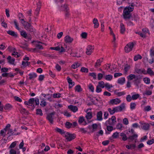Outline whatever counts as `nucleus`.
<instances>
[{
  "instance_id": "nucleus-1",
  "label": "nucleus",
  "mask_w": 154,
  "mask_h": 154,
  "mask_svg": "<svg viewBox=\"0 0 154 154\" xmlns=\"http://www.w3.org/2000/svg\"><path fill=\"white\" fill-rule=\"evenodd\" d=\"M135 0H125V3H128L131 5L125 8L122 15L123 18L126 20L129 19L131 17L130 12L134 9V3Z\"/></svg>"
},
{
  "instance_id": "nucleus-2",
  "label": "nucleus",
  "mask_w": 154,
  "mask_h": 154,
  "mask_svg": "<svg viewBox=\"0 0 154 154\" xmlns=\"http://www.w3.org/2000/svg\"><path fill=\"white\" fill-rule=\"evenodd\" d=\"M22 24L24 26V29L28 32L33 34L35 32V30L33 26H31L30 23L26 22L25 23H22Z\"/></svg>"
},
{
  "instance_id": "nucleus-3",
  "label": "nucleus",
  "mask_w": 154,
  "mask_h": 154,
  "mask_svg": "<svg viewBox=\"0 0 154 154\" xmlns=\"http://www.w3.org/2000/svg\"><path fill=\"white\" fill-rule=\"evenodd\" d=\"M134 46V44L133 42L129 43L127 44L125 48V52L128 53L131 51Z\"/></svg>"
},
{
  "instance_id": "nucleus-4",
  "label": "nucleus",
  "mask_w": 154,
  "mask_h": 154,
  "mask_svg": "<svg viewBox=\"0 0 154 154\" xmlns=\"http://www.w3.org/2000/svg\"><path fill=\"white\" fill-rule=\"evenodd\" d=\"M65 137L68 141H71L75 138V134H70L68 133H66L65 134Z\"/></svg>"
},
{
  "instance_id": "nucleus-5",
  "label": "nucleus",
  "mask_w": 154,
  "mask_h": 154,
  "mask_svg": "<svg viewBox=\"0 0 154 154\" xmlns=\"http://www.w3.org/2000/svg\"><path fill=\"white\" fill-rule=\"evenodd\" d=\"M94 49V47L93 46L89 45H88L86 49V53L87 55H91L92 53L93 52V51Z\"/></svg>"
},
{
  "instance_id": "nucleus-6",
  "label": "nucleus",
  "mask_w": 154,
  "mask_h": 154,
  "mask_svg": "<svg viewBox=\"0 0 154 154\" xmlns=\"http://www.w3.org/2000/svg\"><path fill=\"white\" fill-rule=\"evenodd\" d=\"M137 137L138 135L137 134H135L129 136L128 139L130 140L129 142L134 141L135 143H136L137 141Z\"/></svg>"
},
{
  "instance_id": "nucleus-7",
  "label": "nucleus",
  "mask_w": 154,
  "mask_h": 154,
  "mask_svg": "<svg viewBox=\"0 0 154 154\" xmlns=\"http://www.w3.org/2000/svg\"><path fill=\"white\" fill-rule=\"evenodd\" d=\"M20 35L25 38H27L29 40H31L32 37L30 35H27V33L24 30L20 31Z\"/></svg>"
},
{
  "instance_id": "nucleus-8",
  "label": "nucleus",
  "mask_w": 154,
  "mask_h": 154,
  "mask_svg": "<svg viewBox=\"0 0 154 154\" xmlns=\"http://www.w3.org/2000/svg\"><path fill=\"white\" fill-rule=\"evenodd\" d=\"M54 114V112H52L48 114L47 116V119L51 124L53 123V117Z\"/></svg>"
},
{
  "instance_id": "nucleus-9",
  "label": "nucleus",
  "mask_w": 154,
  "mask_h": 154,
  "mask_svg": "<svg viewBox=\"0 0 154 154\" xmlns=\"http://www.w3.org/2000/svg\"><path fill=\"white\" fill-rule=\"evenodd\" d=\"M121 101L118 98L111 100L110 101V103L112 105L117 104L121 103Z\"/></svg>"
},
{
  "instance_id": "nucleus-10",
  "label": "nucleus",
  "mask_w": 154,
  "mask_h": 154,
  "mask_svg": "<svg viewBox=\"0 0 154 154\" xmlns=\"http://www.w3.org/2000/svg\"><path fill=\"white\" fill-rule=\"evenodd\" d=\"M135 72L138 74H142L143 73L144 74H146V71L145 70V69H139L138 68H136L135 69Z\"/></svg>"
},
{
  "instance_id": "nucleus-11",
  "label": "nucleus",
  "mask_w": 154,
  "mask_h": 154,
  "mask_svg": "<svg viewBox=\"0 0 154 154\" xmlns=\"http://www.w3.org/2000/svg\"><path fill=\"white\" fill-rule=\"evenodd\" d=\"M103 113L101 111L98 112L97 114V120L98 121H101L103 119Z\"/></svg>"
},
{
  "instance_id": "nucleus-12",
  "label": "nucleus",
  "mask_w": 154,
  "mask_h": 154,
  "mask_svg": "<svg viewBox=\"0 0 154 154\" xmlns=\"http://www.w3.org/2000/svg\"><path fill=\"white\" fill-rule=\"evenodd\" d=\"M66 79L69 84V88H71L74 85L75 83L69 76L67 77Z\"/></svg>"
},
{
  "instance_id": "nucleus-13",
  "label": "nucleus",
  "mask_w": 154,
  "mask_h": 154,
  "mask_svg": "<svg viewBox=\"0 0 154 154\" xmlns=\"http://www.w3.org/2000/svg\"><path fill=\"white\" fill-rule=\"evenodd\" d=\"M68 108L74 112H76L78 110V109L76 106L72 105L69 106Z\"/></svg>"
},
{
  "instance_id": "nucleus-14",
  "label": "nucleus",
  "mask_w": 154,
  "mask_h": 154,
  "mask_svg": "<svg viewBox=\"0 0 154 154\" xmlns=\"http://www.w3.org/2000/svg\"><path fill=\"white\" fill-rule=\"evenodd\" d=\"M18 17L20 21H21V23L22 24V23H25L26 22V21H24V16L21 13H19L18 14Z\"/></svg>"
},
{
  "instance_id": "nucleus-15",
  "label": "nucleus",
  "mask_w": 154,
  "mask_h": 154,
  "mask_svg": "<svg viewBox=\"0 0 154 154\" xmlns=\"http://www.w3.org/2000/svg\"><path fill=\"white\" fill-rule=\"evenodd\" d=\"M64 40L66 43H71L73 41V38L69 35H67L65 37Z\"/></svg>"
},
{
  "instance_id": "nucleus-16",
  "label": "nucleus",
  "mask_w": 154,
  "mask_h": 154,
  "mask_svg": "<svg viewBox=\"0 0 154 154\" xmlns=\"http://www.w3.org/2000/svg\"><path fill=\"white\" fill-rule=\"evenodd\" d=\"M8 130V132L7 133V134H8L9 135V136H11V135H18L20 134V133L19 132L16 133L15 132H13V131L11 129H9Z\"/></svg>"
},
{
  "instance_id": "nucleus-17",
  "label": "nucleus",
  "mask_w": 154,
  "mask_h": 154,
  "mask_svg": "<svg viewBox=\"0 0 154 154\" xmlns=\"http://www.w3.org/2000/svg\"><path fill=\"white\" fill-rule=\"evenodd\" d=\"M126 148L129 149H134L136 147V144L134 143V144H131L129 145H127L126 146Z\"/></svg>"
},
{
  "instance_id": "nucleus-18",
  "label": "nucleus",
  "mask_w": 154,
  "mask_h": 154,
  "mask_svg": "<svg viewBox=\"0 0 154 154\" xmlns=\"http://www.w3.org/2000/svg\"><path fill=\"white\" fill-rule=\"evenodd\" d=\"M93 22L94 24V27L95 28H98L99 26V24L97 19L96 18H94L93 20Z\"/></svg>"
},
{
  "instance_id": "nucleus-19",
  "label": "nucleus",
  "mask_w": 154,
  "mask_h": 154,
  "mask_svg": "<svg viewBox=\"0 0 154 154\" xmlns=\"http://www.w3.org/2000/svg\"><path fill=\"white\" fill-rule=\"evenodd\" d=\"M29 79L30 80L33 79L37 76V74L34 72L29 73Z\"/></svg>"
},
{
  "instance_id": "nucleus-20",
  "label": "nucleus",
  "mask_w": 154,
  "mask_h": 154,
  "mask_svg": "<svg viewBox=\"0 0 154 154\" xmlns=\"http://www.w3.org/2000/svg\"><path fill=\"white\" fill-rule=\"evenodd\" d=\"M103 59L102 58L101 59H99L97 60V61L95 63V68H97L98 67L100 66V65L101 63L103 61Z\"/></svg>"
},
{
  "instance_id": "nucleus-21",
  "label": "nucleus",
  "mask_w": 154,
  "mask_h": 154,
  "mask_svg": "<svg viewBox=\"0 0 154 154\" xmlns=\"http://www.w3.org/2000/svg\"><path fill=\"white\" fill-rule=\"evenodd\" d=\"M35 99L34 98H31L29 100V106H32L33 105V109L35 108V106L34 105V103Z\"/></svg>"
},
{
  "instance_id": "nucleus-22",
  "label": "nucleus",
  "mask_w": 154,
  "mask_h": 154,
  "mask_svg": "<svg viewBox=\"0 0 154 154\" xmlns=\"http://www.w3.org/2000/svg\"><path fill=\"white\" fill-rule=\"evenodd\" d=\"M7 33L11 36L17 37V34L16 33L12 30H9L7 31Z\"/></svg>"
},
{
  "instance_id": "nucleus-23",
  "label": "nucleus",
  "mask_w": 154,
  "mask_h": 154,
  "mask_svg": "<svg viewBox=\"0 0 154 154\" xmlns=\"http://www.w3.org/2000/svg\"><path fill=\"white\" fill-rule=\"evenodd\" d=\"M40 43H42L40 42H36L35 44L36 48L37 49H43V48L41 45L39 44Z\"/></svg>"
},
{
  "instance_id": "nucleus-24",
  "label": "nucleus",
  "mask_w": 154,
  "mask_h": 154,
  "mask_svg": "<svg viewBox=\"0 0 154 154\" xmlns=\"http://www.w3.org/2000/svg\"><path fill=\"white\" fill-rule=\"evenodd\" d=\"M92 117V113L91 112H88L87 113L85 117L88 120L91 119Z\"/></svg>"
},
{
  "instance_id": "nucleus-25",
  "label": "nucleus",
  "mask_w": 154,
  "mask_h": 154,
  "mask_svg": "<svg viewBox=\"0 0 154 154\" xmlns=\"http://www.w3.org/2000/svg\"><path fill=\"white\" fill-rule=\"evenodd\" d=\"M120 32L122 34H123L125 30V26L122 23H121L120 25Z\"/></svg>"
},
{
  "instance_id": "nucleus-26",
  "label": "nucleus",
  "mask_w": 154,
  "mask_h": 154,
  "mask_svg": "<svg viewBox=\"0 0 154 154\" xmlns=\"http://www.w3.org/2000/svg\"><path fill=\"white\" fill-rule=\"evenodd\" d=\"M125 82V79L124 77H122L119 78L117 81L118 83L121 85L123 84Z\"/></svg>"
},
{
  "instance_id": "nucleus-27",
  "label": "nucleus",
  "mask_w": 154,
  "mask_h": 154,
  "mask_svg": "<svg viewBox=\"0 0 154 154\" xmlns=\"http://www.w3.org/2000/svg\"><path fill=\"white\" fill-rule=\"evenodd\" d=\"M104 125H114L112 122V121L110 118H109L104 123Z\"/></svg>"
},
{
  "instance_id": "nucleus-28",
  "label": "nucleus",
  "mask_w": 154,
  "mask_h": 154,
  "mask_svg": "<svg viewBox=\"0 0 154 154\" xmlns=\"http://www.w3.org/2000/svg\"><path fill=\"white\" fill-rule=\"evenodd\" d=\"M149 127V125L148 124L144 123L143 125L141 127L142 128L145 130H148Z\"/></svg>"
},
{
  "instance_id": "nucleus-29",
  "label": "nucleus",
  "mask_w": 154,
  "mask_h": 154,
  "mask_svg": "<svg viewBox=\"0 0 154 154\" xmlns=\"http://www.w3.org/2000/svg\"><path fill=\"white\" fill-rule=\"evenodd\" d=\"M12 108V106L9 103L6 104L4 106V108L5 110H10Z\"/></svg>"
},
{
  "instance_id": "nucleus-30",
  "label": "nucleus",
  "mask_w": 154,
  "mask_h": 154,
  "mask_svg": "<svg viewBox=\"0 0 154 154\" xmlns=\"http://www.w3.org/2000/svg\"><path fill=\"white\" fill-rule=\"evenodd\" d=\"M134 93H131L132 95V98L133 100H135L138 98L140 97V95L139 94H133Z\"/></svg>"
},
{
  "instance_id": "nucleus-31",
  "label": "nucleus",
  "mask_w": 154,
  "mask_h": 154,
  "mask_svg": "<svg viewBox=\"0 0 154 154\" xmlns=\"http://www.w3.org/2000/svg\"><path fill=\"white\" fill-rule=\"evenodd\" d=\"M8 60V62L9 63L12 64H14L15 59L14 58H11V56H9L7 58Z\"/></svg>"
},
{
  "instance_id": "nucleus-32",
  "label": "nucleus",
  "mask_w": 154,
  "mask_h": 154,
  "mask_svg": "<svg viewBox=\"0 0 154 154\" xmlns=\"http://www.w3.org/2000/svg\"><path fill=\"white\" fill-rule=\"evenodd\" d=\"M69 9L68 6L66 4H64L61 6V10L64 11H68Z\"/></svg>"
},
{
  "instance_id": "nucleus-33",
  "label": "nucleus",
  "mask_w": 154,
  "mask_h": 154,
  "mask_svg": "<svg viewBox=\"0 0 154 154\" xmlns=\"http://www.w3.org/2000/svg\"><path fill=\"white\" fill-rule=\"evenodd\" d=\"M119 136V133L117 132H116L113 134L112 136L110 137V139H112V138H116Z\"/></svg>"
},
{
  "instance_id": "nucleus-34",
  "label": "nucleus",
  "mask_w": 154,
  "mask_h": 154,
  "mask_svg": "<svg viewBox=\"0 0 154 154\" xmlns=\"http://www.w3.org/2000/svg\"><path fill=\"white\" fill-rule=\"evenodd\" d=\"M105 87L107 88V90L109 91H111L110 89L113 87L112 85H110L109 83H107L105 84Z\"/></svg>"
},
{
  "instance_id": "nucleus-35",
  "label": "nucleus",
  "mask_w": 154,
  "mask_h": 154,
  "mask_svg": "<svg viewBox=\"0 0 154 154\" xmlns=\"http://www.w3.org/2000/svg\"><path fill=\"white\" fill-rule=\"evenodd\" d=\"M120 136L122 137V140L123 141H126V140L128 138H127L126 135L123 133H121L120 134Z\"/></svg>"
},
{
  "instance_id": "nucleus-36",
  "label": "nucleus",
  "mask_w": 154,
  "mask_h": 154,
  "mask_svg": "<svg viewBox=\"0 0 154 154\" xmlns=\"http://www.w3.org/2000/svg\"><path fill=\"white\" fill-rule=\"evenodd\" d=\"M146 74H148L151 75H154V72L150 68H148L147 69Z\"/></svg>"
},
{
  "instance_id": "nucleus-37",
  "label": "nucleus",
  "mask_w": 154,
  "mask_h": 154,
  "mask_svg": "<svg viewBox=\"0 0 154 154\" xmlns=\"http://www.w3.org/2000/svg\"><path fill=\"white\" fill-rule=\"evenodd\" d=\"M127 78L129 80L131 81L136 78V75L134 74H131L127 77Z\"/></svg>"
},
{
  "instance_id": "nucleus-38",
  "label": "nucleus",
  "mask_w": 154,
  "mask_h": 154,
  "mask_svg": "<svg viewBox=\"0 0 154 154\" xmlns=\"http://www.w3.org/2000/svg\"><path fill=\"white\" fill-rule=\"evenodd\" d=\"M114 93L118 96H120L125 94V92L124 91L118 92L117 91H114Z\"/></svg>"
},
{
  "instance_id": "nucleus-39",
  "label": "nucleus",
  "mask_w": 154,
  "mask_h": 154,
  "mask_svg": "<svg viewBox=\"0 0 154 154\" xmlns=\"http://www.w3.org/2000/svg\"><path fill=\"white\" fill-rule=\"evenodd\" d=\"M14 23L15 26V28L18 30L20 31V29L19 27L18 23L16 20H14Z\"/></svg>"
},
{
  "instance_id": "nucleus-40",
  "label": "nucleus",
  "mask_w": 154,
  "mask_h": 154,
  "mask_svg": "<svg viewBox=\"0 0 154 154\" xmlns=\"http://www.w3.org/2000/svg\"><path fill=\"white\" fill-rule=\"evenodd\" d=\"M112 76L111 75H108L105 76V79L108 81H111L112 79Z\"/></svg>"
},
{
  "instance_id": "nucleus-41",
  "label": "nucleus",
  "mask_w": 154,
  "mask_h": 154,
  "mask_svg": "<svg viewBox=\"0 0 154 154\" xmlns=\"http://www.w3.org/2000/svg\"><path fill=\"white\" fill-rule=\"evenodd\" d=\"M142 58V56L139 54L135 56L134 58V60L135 61L139 59H141Z\"/></svg>"
},
{
  "instance_id": "nucleus-42",
  "label": "nucleus",
  "mask_w": 154,
  "mask_h": 154,
  "mask_svg": "<svg viewBox=\"0 0 154 154\" xmlns=\"http://www.w3.org/2000/svg\"><path fill=\"white\" fill-rule=\"evenodd\" d=\"M75 91L79 92L82 91V89L81 87V86L79 85H76L75 87Z\"/></svg>"
},
{
  "instance_id": "nucleus-43",
  "label": "nucleus",
  "mask_w": 154,
  "mask_h": 154,
  "mask_svg": "<svg viewBox=\"0 0 154 154\" xmlns=\"http://www.w3.org/2000/svg\"><path fill=\"white\" fill-rule=\"evenodd\" d=\"M55 130L56 131L59 133L61 134H63L64 133V132L63 130L60 128H56L55 129Z\"/></svg>"
},
{
  "instance_id": "nucleus-44",
  "label": "nucleus",
  "mask_w": 154,
  "mask_h": 154,
  "mask_svg": "<svg viewBox=\"0 0 154 154\" xmlns=\"http://www.w3.org/2000/svg\"><path fill=\"white\" fill-rule=\"evenodd\" d=\"M120 111H122L125 108V103H122L120 105L118 106Z\"/></svg>"
},
{
  "instance_id": "nucleus-45",
  "label": "nucleus",
  "mask_w": 154,
  "mask_h": 154,
  "mask_svg": "<svg viewBox=\"0 0 154 154\" xmlns=\"http://www.w3.org/2000/svg\"><path fill=\"white\" fill-rule=\"evenodd\" d=\"M113 124V125H114L116 122V118L115 116H112L111 118H110Z\"/></svg>"
},
{
  "instance_id": "nucleus-46",
  "label": "nucleus",
  "mask_w": 154,
  "mask_h": 154,
  "mask_svg": "<svg viewBox=\"0 0 154 154\" xmlns=\"http://www.w3.org/2000/svg\"><path fill=\"white\" fill-rule=\"evenodd\" d=\"M47 104V103L46 101H45V100L44 99H42V100L40 102V105L42 106V107H45L46 106V105Z\"/></svg>"
},
{
  "instance_id": "nucleus-47",
  "label": "nucleus",
  "mask_w": 154,
  "mask_h": 154,
  "mask_svg": "<svg viewBox=\"0 0 154 154\" xmlns=\"http://www.w3.org/2000/svg\"><path fill=\"white\" fill-rule=\"evenodd\" d=\"M6 131L7 130L6 129V128H4L0 132V134H1L4 137H5Z\"/></svg>"
},
{
  "instance_id": "nucleus-48",
  "label": "nucleus",
  "mask_w": 154,
  "mask_h": 154,
  "mask_svg": "<svg viewBox=\"0 0 154 154\" xmlns=\"http://www.w3.org/2000/svg\"><path fill=\"white\" fill-rule=\"evenodd\" d=\"M80 65V63H76L71 66V67L74 69H75L78 67Z\"/></svg>"
},
{
  "instance_id": "nucleus-49",
  "label": "nucleus",
  "mask_w": 154,
  "mask_h": 154,
  "mask_svg": "<svg viewBox=\"0 0 154 154\" xmlns=\"http://www.w3.org/2000/svg\"><path fill=\"white\" fill-rule=\"evenodd\" d=\"M85 121L84 118L83 116H81L79 118L78 122L79 124H81Z\"/></svg>"
},
{
  "instance_id": "nucleus-50",
  "label": "nucleus",
  "mask_w": 154,
  "mask_h": 154,
  "mask_svg": "<svg viewBox=\"0 0 154 154\" xmlns=\"http://www.w3.org/2000/svg\"><path fill=\"white\" fill-rule=\"evenodd\" d=\"M36 114L37 115H39L40 116L43 115V113L42 112V110L40 109H36Z\"/></svg>"
},
{
  "instance_id": "nucleus-51",
  "label": "nucleus",
  "mask_w": 154,
  "mask_h": 154,
  "mask_svg": "<svg viewBox=\"0 0 154 154\" xmlns=\"http://www.w3.org/2000/svg\"><path fill=\"white\" fill-rule=\"evenodd\" d=\"M88 69L85 67H82L81 69V71L83 72H88Z\"/></svg>"
},
{
  "instance_id": "nucleus-52",
  "label": "nucleus",
  "mask_w": 154,
  "mask_h": 154,
  "mask_svg": "<svg viewBox=\"0 0 154 154\" xmlns=\"http://www.w3.org/2000/svg\"><path fill=\"white\" fill-rule=\"evenodd\" d=\"M104 82L103 81H101L99 82L98 86L102 88H103L105 87V86H104Z\"/></svg>"
},
{
  "instance_id": "nucleus-53",
  "label": "nucleus",
  "mask_w": 154,
  "mask_h": 154,
  "mask_svg": "<svg viewBox=\"0 0 154 154\" xmlns=\"http://www.w3.org/2000/svg\"><path fill=\"white\" fill-rule=\"evenodd\" d=\"M107 127V129L108 131H112L113 130V128L112 126L105 125Z\"/></svg>"
},
{
  "instance_id": "nucleus-54",
  "label": "nucleus",
  "mask_w": 154,
  "mask_h": 154,
  "mask_svg": "<svg viewBox=\"0 0 154 154\" xmlns=\"http://www.w3.org/2000/svg\"><path fill=\"white\" fill-rule=\"evenodd\" d=\"M126 99L128 102H130L131 100H132V96L131 97V95L130 94L127 95L126 97Z\"/></svg>"
},
{
  "instance_id": "nucleus-55",
  "label": "nucleus",
  "mask_w": 154,
  "mask_h": 154,
  "mask_svg": "<svg viewBox=\"0 0 154 154\" xmlns=\"http://www.w3.org/2000/svg\"><path fill=\"white\" fill-rule=\"evenodd\" d=\"M61 95L60 93H55L53 94V96L54 98H59L60 97Z\"/></svg>"
},
{
  "instance_id": "nucleus-56",
  "label": "nucleus",
  "mask_w": 154,
  "mask_h": 154,
  "mask_svg": "<svg viewBox=\"0 0 154 154\" xmlns=\"http://www.w3.org/2000/svg\"><path fill=\"white\" fill-rule=\"evenodd\" d=\"M136 104L134 103H131L130 104V108L131 110L135 109Z\"/></svg>"
},
{
  "instance_id": "nucleus-57",
  "label": "nucleus",
  "mask_w": 154,
  "mask_h": 154,
  "mask_svg": "<svg viewBox=\"0 0 154 154\" xmlns=\"http://www.w3.org/2000/svg\"><path fill=\"white\" fill-rule=\"evenodd\" d=\"M143 80L144 82L146 83V84H148L150 83V79L149 78H144L143 79Z\"/></svg>"
},
{
  "instance_id": "nucleus-58",
  "label": "nucleus",
  "mask_w": 154,
  "mask_h": 154,
  "mask_svg": "<svg viewBox=\"0 0 154 154\" xmlns=\"http://www.w3.org/2000/svg\"><path fill=\"white\" fill-rule=\"evenodd\" d=\"M133 19L134 21L137 22L139 19L138 15L136 14H134L133 15Z\"/></svg>"
},
{
  "instance_id": "nucleus-59",
  "label": "nucleus",
  "mask_w": 154,
  "mask_h": 154,
  "mask_svg": "<svg viewBox=\"0 0 154 154\" xmlns=\"http://www.w3.org/2000/svg\"><path fill=\"white\" fill-rule=\"evenodd\" d=\"M40 7H39L38 6V7H37V8H36V9L35 10V14L36 16H38L39 14V11L40 10Z\"/></svg>"
},
{
  "instance_id": "nucleus-60",
  "label": "nucleus",
  "mask_w": 154,
  "mask_h": 154,
  "mask_svg": "<svg viewBox=\"0 0 154 154\" xmlns=\"http://www.w3.org/2000/svg\"><path fill=\"white\" fill-rule=\"evenodd\" d=\"M117 4L119 5L122 4L123 3H125V0H117Z\"/></svg>"
},
{
  "instance_id": "nucleus-61",
  "label": "nucleus",
  "mask_w": 154,
  "mask_h": 154,
  "mask_svg": "<svg viewBox=\"0 0 154 154\" xmlns=\"http://www.w3.org/2000/svg\"><path fill=\"white\" fill-rule=\"evenodd\" d=\"M136 33L139 35L141 37L143 38H145L146 37V35L145 34L143 33L142 32H136Z\"/></svg>"
},
{
  "instance_id": "nucleus-62",
  "label": "nucleus",
  "mask_w": 154,
  "mask_h": 154,
  "mask_svg": "<svg viewBox=\"0 0 154 154\" xmlns=\"http://www.w3.org/2000/svg\"><path fill=\"white\" fill-rule=\"evenodd\" d=\"M88 86L89 89L92 91V92H93L94 91V88L92 85L91 84H90Z\"/></svg>"
},
{
  "instance_id": "nucleus-63",
  "label": "nucleus",
  "mask_w": 154,
  "mask_h": 154,
  "mask_svg": "<svg viewBox=\"0 0 154 154\" xmlns=\"http://www.w3.org/2000/svg\"><path fill=\"white\" fill-rule=\"evenodd\" d=\"M22 64L23 66H26L29 65L30 63L27 61L26 62L23 61L22 62Z\"/></svg>"
},
{
  "instance_id": "nucleus-64",
  "label": "nucleus",
  "mask_w": 154,
  "mask_h": 154,
  "mask_svg": "<svg viewBox=\"0 0 154 154\" xmlns=\"http://www.w3.org/2000/svg\"><path fill=\"white\" fill-rule=\"evenodd\" d=\"M152 94V92L150 91H146L144 93V95H150Z\"/></svg>"
}]
</instances>
